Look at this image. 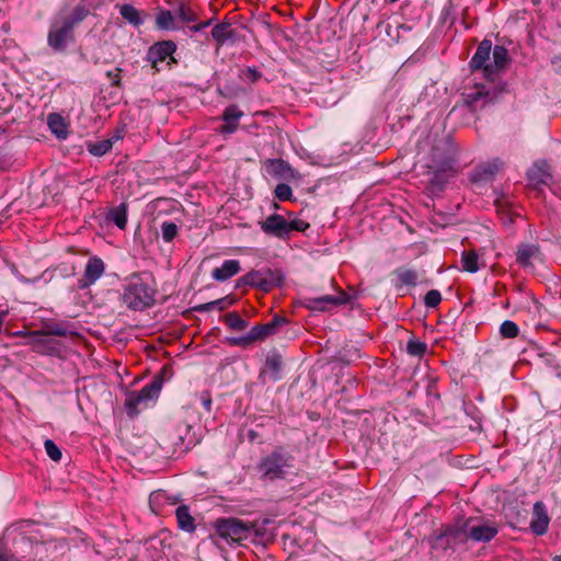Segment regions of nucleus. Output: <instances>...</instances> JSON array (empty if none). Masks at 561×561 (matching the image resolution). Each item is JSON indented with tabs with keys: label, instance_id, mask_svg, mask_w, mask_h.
I'll return each instance as SVG.
<instances>
[{
	"label": "nucleus",
	"instance_id": "1",
	"mask_svg": "<svg viewBox=\"0 0 561 561\" xmlns=\"http://www.w3.org/2000/svg\"><path fill=\"white\" fill-rule=\"evenodd\" d=\"M157 285L150 274H133L122 295L124 305L131 310L141 311L156 302Z\"/></svg>",
	"mask_w": 561,
	"mask_h": 561
},
{
	"label": "nucleus",
	"instance_id": "2",
	"mask_svg": "<svg viewBox=\"0 0 561 561\" xmlns=\"http://www.w3.org/2000/svg\"><path fill=\"white\" fill-rule=\"evenodd\" d=\"M167 370L168 367L164 366L161 374L154 376L140 391L127 393L124 405L129 417L137 416L141 410L148 408L151 402L158 399L163 385V375Z\"/></svg>",
	"mask_w": 561,
	"mask_h": 561
},
{
	"label": "nucleus",
	"instance_id": "3",
	"mask_svg": "<svg viewBox=\"0 0 561 561\" xmlns=\"http://www.w3.org/2000/svg\"><path fill=\"white\" fill-rule=\"evenodd\" d=\"M291 468L293 456L280 446L263 457L256 467L261 478L271 481L284 479Z\"/></svg>",
	"mask_w": 561,
	"mask_h": 561
},
{
	"label": "nucleus",
	"instance_id": "4",
	"mask_svg": "<svg viewBox=\"0 0 561 561\" xmlns=\"http://www.w3.org/2000/svg\"><path fill=\"white\" fill-rule=\"evenodd\" d=\"M216 533L228 543L241 542L250 538L252 526L238 518H219L215 523Z\"/></svg>",
	"mask_w": 561,
	"mask_h": 561
},
{
	"label": "nucleus",
	"instance_id": "5",
	"mask_svg": "<svg viewBox=\"0 0 561 561\" xmlns=\"http://www.w3.org/2000/svg\"><path fill=\"white\" fill-rule=\"evenodd\" d=\"M468 540L466 522L458 520L434 538L433 548L445 551L456 550L459 546L467 543Z\"/></svg>",
	"mask_w": 561,
	"mask_h": 561
},
{
	"label": "nucleus",
	"instance_id": "6",
	"mask_svg": "<svg viewBox=\"0 0 561 561\" xmlns=\"http://www.w3.org/2000/svg\"><path fill=\"white\" fill-rule=\"evenodd\" d=\"M503 91L504 88H486L483 84H477L471 91L463 93L465 103L470 106L472 111H477L494 102Z\"/></svg>",
	"mask_w": 561,
	"mask_h": 561
},
{
	"label": "nucleus",
	"instance_id": "7",
	"mask_svg": "<svg viewBox=\"0 0 561 561\" xmlns=\"http://www.w3.org/2000/svg\"><path fill=\"white\" fill-rule=\"evenodd\" d=\"M73 41L75 33L70 24L65 23L62 20L51 23L47 35V44L53 50L64 51L68 44Z\"/></svg>",
	"mask_w": 561,
	"mask_h": 561
},
{
	"label": "nucleus",
	"instance_id": "8",
	"mask_svg": "<svg viewBox=\"0 0 561 561\" xmlns=\"http://www.w3.org/2000/svg\"><path fill=\"white\" fill-rule=\"evenodd\" d=\"M176 50V44L173 41H162L153 44L149 47L147 53V60L151 64V67L159 71L158 64L170 59L172 62H176L173 58V54Z\"/></svg>",
	"mask_w": 561,
	"mask_h": 561
},
{
	"label": "nucleus",
	"instance_id": "9",
	"mask_svg": "<svg viewBox=\"0 0 561 561\" xmlns=\"http://www.w3.org/2000/svg\"><path fill=\"white\" fill-rule=\"evenodd\" d=\"M492 51V42L490 39H483L474 55L470 60V67L472 70H483V75L488 79H492L493 77V68L492 65L489 64L490 55Z\"/></svg>",
	"mask_w": 561,
	"mask_h": 561
},
{
	"label": "nucleus",
	"instance_id": "10",
	"mask_svg": "<svg viewBox=\"0 0 561 561\" xmlns=\"http://www.w3.org/2000/svg\"><path fill=\"white\" fill-rule=\"evenodd\" d=\"M527 180L531 187L541 191L552 182L551 168L547 161H537L527 172Z\"/></svg>",
	"mask_w": 561,
	"mask_h": 561
},
{
	"label": "nucleus",
	"instance_id": "11",
	"mask_svg": "<svg viewBox=\"0 0 561 561\" xmlns=\"http://www.w3.org/2000/svg\"><path fill=\"white\" fill-rule=\"evenodd\" d=\"M350 301V296L341 291L337 295H323L308 299V308L314 311H327L331 307L345 305Z\"/></svg>",
	"mask_w": 561,
	"mask_h": 561
},
{
	"label": "nucleus",
	"instance_id": "12",
	"mask_svg": "<svg viewBox=\"0 0 561 561\" xmlns=\"http://www.w3.org/2000/svg\"><path fill=\"white\" fill-rule=\"evenodd\" d=\"M105 272L104 262L98 257L93 256L89 259L84 273L82 277L79 279V288L84 289L93 285Z\"/></svg>",
	"mask_w": 561,
	"mask_h": 561
},
{
	"label": "nucleus",
	"instance_id": "13",
	"mask_svg": "<svg viewBox=\"0 0 561 561\" xmlns=\"http://www.w3.org/2000/svg\"><path fill=\"white\" fill-rule=\"evenodd\" d=\"M503 165L504 163L500 159L481 163L471 172L470 180L473 183L490 182L495 178Z\"/></svg>",
	"mask_w": 561,
	"mask_h": 561
},
{
	"label": "nucleus",
	"instance_id": "14",
	"mask_svg": "<svg viewBox=\"0 0 561 561\" xmlns=\"http://www.w3.org/2000/svg\"><path fill=\"white\" fill-rule=\"evenodd\" d=\"M550 517L543 502L537 501L533 506V516L530 529L537 536H542L548 531Z\"/></svg>",
	"mask_w": 561,
	"mask_h": 561
},
{
	"label": "nucleus",
	"instance_id": "15",
	"mask_svg": "<svg viewBox=\"0 0 561 561\" xmlns=\"http://www.w3.org/2000/svg\"><path fill=\"white\" fill-rule=\"evenodd\" d=\"M262 231L278 239H287V219L282 215L273 214L260 222Z\"/></svg>",
	"mask_w": 561,
	"mask_h": 561
},
{
	"label": "nucleus",
	"instance_id": "16",
	"mask_svg": "<svg viewBox=\"0 0 561 561\" xmlns=\"http://www.w3.org/2000/svg\"><path fill=\"white\" fill-rule=\"evenodd\" d=\"M468 539L476 542H488L497 535V528L490 524L471 525V519L465 520Z\"/></svg>",
	"mask_w": 561,
	"mask_h": 561
},
{
	"label": "nucleus",
	"instance_id": "17",
	"mask_svg": "<svg viewBox=\"0 0 561 561\" xmlns=\"http://www.w3.org/2000/svg\"><path fill=\"white\" fill-rule=\"evenodd\" d=\"M533 260L542 261V253L538 244L523 243L516 252V262L522 267H531Z\"/></svg>",
	"mask_w": 561,
	"mask_h": 561
},
{
	"label": "nucleus",
	"instance_id": "18",
	"mask_svg": "<svg viewBox=\"0 0 561 561\" xmlns=\"http://www.w3.org/2000/svg\"><path fill=\"white\" fill-rule=\"evenodd\" d=\"M243 116V112L238 105L231 104L227 106L222 113L224 125L220 126L221 134H232L239 127V119Z\"/></svg>",
	"mask_w": 561,
	"mask_h": 561
},
{
	"label": "nucleus",
	"instance_id": "19",
	"mask_svg": "<svg viewBox=\"0 0 561 561\" xmlns=\"http://www.w3.org/2000/svg\"><path fill=\"white\" fill-rule=\"evenodd\" d=\"M31 334L32 337L26 344L31 346L32 351L38 354H53L56 351L53 340L43 330L34 331Z\"/></svg>",
	"mask_w": 561,
	"mask_h": 561
},
{
	"label": "nucleus",
	"instance_id": "20",
	"mask_svg": "<svg viewBox=\"0 0 561 561\" xmlns=\"http://www.w3.org/2000/svg\"><path fill=\"white\" fill-rule=\"evenodd\" d=\"M268 168H271L270 173L276 178H282L285 180L299 179V173L291 168V165L283 159H268L266 161Z\"/></svg>",
	"mask_w": 561,
	"mask_h": 561
},
{
	"label": "nucleus",
	"instance_id": "21",
	"mask_svg": "<svg viewBox=\"0 0 561 561\" xmlns=\"http://www.w3.org/2000/svg\"><path fill=\"white\" fill-rule=\"evenodd\" d=\"M240 262L238 260H226L220 267L211 272L214 279L225 282L240 272Z\"/></svg>",
	"mask_w": 561,
	"mask_h": 561
},
{
	"label": "nucleus",
	"instance_id": "22",
	"mask_svg": "<svg viewBox=\"0 0 561 561\" xmlns=\"http://www.w3.org/2000/svg\"><path fill=\"white\" fill-rule=\"evenodd\" d=\"M211 37L220 47L228 41H233L234 31L231 28V24L229 22H221L213 27Z\"/></svg>",
	"mask_w": 561,
	"mask_h": 561
},
{
	"label": "nucleus",
	"instance_id": "23",
	"mask_svg": "<svg viewBox=\"0 0 561 561\" xmlns=\"http://www.w3.org/2000/svg\"><path fill=\"white\" fill-rule=\"evenodd\" d=\"M492 68H493V75L496 72H500L504 70L508 64L511 62L508 50L501 45H495L492 48Z\"/></svg>",
	"mask_w": 561,
	"mask_h": 561
},
{
	"label": "nucleus",
	"instance_id": "24",
	"mask_svg": "<svg viewBox=\"0 0 561 561\" xmlns=\"http://www.w3.org/2000/svg\"><path fill=\"white\" fill-rule=\"evenodd\" d=\"M175 517L180 529L187 533H193L196 529L195 520L186 505H180L176 508Z\"/></svg>",
	"mask_w": 561,
	"mask_h": 561
},
{
	"label": "nucleus",
	"instance_id": "25",
	"mask_svg": "<svg viewBox=\"0 0 561 561\" xmlns=\"http://www.w3.org/2000/svg\"><path fill=\"white\" fill-rule=\"evenodd\" d=\"M47 124L50 131L59 139L68 136V127L64 117L57 113H51L47 117Z\"/></svg>",
	"mask_w": 561,
	"mask_h": 561
},
{
	"label": "nucleus",
	"instance_id": "26",
	"mask_svg": "<svg viewBox=\"0 0 561 561\" xmlns=\"http://www.w3.org/2000/svg\"><path fill=\"white\" fill-rule=\"evenodd\" d=\"M251 286L259 288L263 291H265V284L264 278L262 276L261 270H252L251 272L244 274L239 280L238 286Z\"/></svg>",
	"mask_w": 561,
	"mask_h": 561
},
{
	"label": "nucleus",
	"instance_id": "27",
	"mask_svg": "<svg viewBox=\"0 0 561 561\" xmlns=\"http://www.w3.org/2000/svg\"><path fill=\"white\" fill-rule=\"evenodd\" d=\"M20 543L31 548V558L35 561H43L47 558V547L44 542H33L28 537H21Z\"/></svg>",
	"mask_w": 561,
	"mask_h": 561
},
{
	"label": "nucleus",
	"instance_id": "28",
	"mask_svg": "<svg viewBox=\"0 0 561 561\" xmlns=\"http://www.w3.org/2000/svg\"><path fill=\"white\" fill-rule=\"evenodd\" d=\"M262 276L265 284V293L270 291L274 287H278L284 282V276L278 270L263 268Z\"/></svg>",
	"mask_w": 561,
	"mask_h": 561
},
{
	"label": "nucleus",
	"instance_id": "29",
	"mask_svg": "<svg viewBox=\"0 0 561 561\" xmlns=\"http://www.w3.org/2000/svg\"><path fill=\"white\" fill-rule=\"evenodd\" d=\"M107 218L113 221L119 229H125L127 225V206L121 204L108 211Z\"/></svg>",
	"mask_w": 561,
	"mask_h": 561
},
{
	"label": "nucleus",
	"instance_id": "30",
	"mask_svg": "<svg viewBox=\"0 0 561 561\" xmlns=\"http://www.w3.org/2000/svg\"><path fill=\"white\" fill-rule=\"evenodd\" d=\"M462 270L468 273H476L480 270L479 255L474 250L463 251L461 254Z\"/></svg>",
	"mask_w": 561,
	"mask_h": 561
},
{
	"label": "nucleus",
	"instance_id": "31",
	"mask_svg": "<svg viewBox=\"0 0 561 561\" xmlns=\"http://www.w3.org/2000/svg\"><path fill=\"white\" fill-rule=\"evenodd\" d=\"M119 13L133 26L137 27L144 23L140 11L131 4H123Z\"/></svg>",
	"mask_w": 561,
	"mask_h": 561
},
{
	"label": "nucleus",
	"instance_id": "32",
	"mask_svg": "<svg viewBox=\"0 0 561 561\" xmlns=\"http://www.w3.org/2000/svg\"><path fill=\"white\" fill-rule=\"evenodd\" d=\"M283 359L282 356L277 353H273L266 357L265 367L266 370L271 373L273 380H278L280 378Z\"/></svg>",
	"mask_w": 561,
	"mask_h": 561
},
{
	"label": "nucleus",
	"instance_id": "33",
	"mask_svg": "<svg viewBox=\"0 0 561 561\" xmlns=\"http://www.w3.org/2000/svg\"><path fill=\"white\" fill-rule=\"evenodd\" d=\"M156 26L161 30L174 31L178 28L171 11L161 10L156 16Z\"/></svg>",
	"mask_w": 561,
	"mask_h": 561
},
{
	"label": "nucleus",
	"instance_id": "34",
	"mask_svg": "<svg viewBox=\"0 0 561 561\" xmlns=\"http://www.w3.org/2000/svg\"><path fill=\"white\" fill-rule=\"evenodd\" d=\"M89 14V9L82 4L79 3L71 12V14L62 21L67 24H70L71 28H75L76 25L80 24Z\"/></svg>",
	"mask_w": 561,
	"mask_h": 561
},
{
	"label": "nucleus",
	"instance_id": "35",
	"mask_svg": "<svg viewBox=\"0 0 561 561\" xmlns=\"http://www.w3.org/2000/svg\"><path fill=\"white\" fill-rule=\"evenodd\" d=\"M175 14L183 23H195L198 20L196 12L186 2L179 3Z\"/></svg>",
	"mask_w": 561,
	"mask_h": 561
},
{
	"label": "nucleus",
	"instance_id": "36",
	"mask_svg": "<svg viewBox=\"0 0 561 561\" xmlns=\"http://www.w3.org/2000/svg\"><path fill=\"white\" fill-rule=\"evenodd\" d=\"M225 323L233 331H243L248 328L249 322L242 319L237 312H228L225 314Z\"/></svg>",
	"mask_w": 561,
	"mask_h": 561
},
{
	"label": "nucleus",
	"instance_id": "37",
	"mask_svg": "<svg viewBox=\"0 0 561 561\" xmlns=\"http://www.w3.org/2000/svg\"><path fill=\"white\" fill-rule=\"evenodd\" d=\"M48 336L49 335H56V336H68L76 334L75 331L70 329L69 325L65 323H48L45 325V329L43 330Z\"/></svg>",
	"mask_w": 561,
	"mask_h": 561
},
{
	"label": "nucleus",
	"instance_id": "38",
	"mask_svg": "<svg viewBox=\"0 0 561 561\" xmlns=\"http://www.w3.org/2000/svg\"><path fill=\"white\" fill-rule=\"evenodd\" d=\"M396 275L401 285L415 286L417 283V272L409 268H398Z\"/></svg>",
	"mask_w": 561,
	"mask_h": 561
},
{
	"label": "nucleus",
	"instance_id": "39",
	"mask_svg": "<svg viewBox=\"0 0 561 561\" xmlns=\"http://www.w3.org/2000/svg\"><path fill=\"white\" fill-rule=\"evenodd\" d=\"M113 147V139H104L101 141H98L95 144H91L88 147V150L91 154L101 157L105 153H107Z\"/></svg>",
	"mask_w": 561,
	"mask_h": 561
},
{
	"label": "nucleus",
	"instance_id": "40",
	"mask_svg": "<svg viewBox=\"0 0 561 561\" xmlns=\"http://www.w3.org/2000/svg\"><path fill=\"white\" fill-rule=\"evenodd\" d=\"M500 334L503 339H514L519 334V328L514 321L505 320L500 325Z\"/></svg>",
	"mask_w": 561,
	"mask_h": 561
},
{
	"label": "nucleus",
	"instance_id": "41",
	"mask_svg": "<svg viewBox=\"0 0 561 561\" xmlns=\"http://www.w3.org/2000/svg\"><path fill=\"white\" fill-rule=\"evenodd\" d=\"M162 238L165 242H171L178 234V226L171 221H164L161 225Z\"/></svg>",
	"mask_w": 561,
	"mask_h": 561
},
{
	"label": "nucleus",
	"instance_id": "42",
	"mask_svg": "<svg viewBox=\"0 0 561 561\" xmlns=\"http://www.w3.org/2000/svg\"><path fill=\"white\" fill-rule=\"evenodd\" d=\"M427 345L417 340H410L407 345V351L410 355L422 356L426 353Z\"/></svg>",
	"mask_w": 561,
	"mask_h": 561
},
{
	"label": "nucleus",
	"instance_id": "43",
	"mask_svg": "<svg viewBox=\"0 0 561 561\" xmlns=\"http://www.w3.org/2000/svg\"><path fill=\"white\" fill-rule=\"evenodd\" d=\"M274 195L277 199H279L282 202L290 201L293 197V191L288 184L279 183L276 185V187L274 190Z\"/></svg>",
	"mask_w": 561,
	"mask_h": 561
},
{
	"label": "nucleus",
	"instance_id": "44",
	"mask_svg": "<svg viewBox=\"0 0 561 561\" xmlns=\"http://www.w3.org/2000/svg\"><path fill=\"white\" fill-rule=\"evenodd\" d=\"M44 447L46 454L51 460L59 461L61 459V450L51 439H46L44 443Z\"/></svg>",
	"mask_w": 561,
	"mask_h": 561
},
{
	"label": "nucleus",
	"instance_id": "45",
	"mask_svg": "<svg viewBox=\"0 0 561 561\" xmlns=\"http://www.w3.org/2000/svg\"><path fill=\"white\" fill-rule=\"evenodd\" d=\"M309 227L310 225L302 219L287 220V236L289 237L293 231L305 232Z\"/></svg>",
	"mask_w": 561,
	"mask_h": 561
},
{
	"label": "nucleus",
	"instance_id": "46",
	"mask_svg": "<svg viewBox=\"0 0 561 561\" xmlns=\"http://www.w3.org/2000/svg\"><path fill=\"white\" fill-rule=\"evenodd\" d=\"M442 301V295L438 290L432 289L426 293L424 304L427 308H436Z\"/></svg>",
	"mask_w": 561,
	"mask_h": 561
},
{
	"label": "nucleus",
	"instance_id": "47",
	"mask_svg": "<svg viewBox=\"0 0 561 561\" xmlns=\"http://www.w3.org/2000/svg\"><path fill=\"white\" fill-rule=\"evenodd\" d=\"M249 339L251 343L253 344L256 341H263L266 339L264 333L263 324L254 325L249 332H248Z\"/></svg>",
	"mask_w": 561,
	"mask_h": 561
},
{
	"label": "nucleus",
	"instance_id": "48",
	"mask_svg": "<svg viewBox=\"0 0 561 561\" xmlns=\"http://www.w3.org/2000/svg\"><path fill=\"white\" fill-rule=\"evenodd\" d=\"M123 72V69L119 67H115L114 69L106 71L107 79L111 80L112 85L121 88L122 85V78L121 75Z\"/></svg>",
	"mask_w": 561,
	"mask_h": 561
},
{
	"label": "nucleus",
	"instance_id": "49",
	"mask_svg": "<svg viewBox=\"0 0 561 561\" xmlns=\"http://www.w3.org/2000/svg\"><path fill=\"white\" fill-rule=\"evenodd\" d=\"M224 301H225V299H218V300H214V301H210L207 304L195 306L193 309L198 312L210 311V310L215 309L216 307H218L219 309H222Z\"/></svg>",
	"mask_w": 561,
	"mask_h": 561
},
{
	"label": "nucleus",
	"instance_id": "50",
	"mask_svg": "<svg viewBox=\"0 0 561 561\" xmlns=\"http://www.w3.org/2000/svg\"><path fill=\"white\" fill-rule=\"evenodd\" d=\"M227 342H228L229 345L240 346V347H248V346L252 345V343H251V341L249 339L248 333L245 335H242V336L228 337Z\"/></svg>",
	"mask_w": 561,
	"mask_h": 561
},
{
	"label": "nucleus",
	"instance_id": "51",
	"mask_svg": "<svg viewBox=\"0 0 561 561\" xmlns=\"http://www.w3.org/2000/svg\"><path fill=\"white\" fill-rule=\"evenodd\" d=\"M201 402H202L203 407L205 408V410L207 412H210L213 400H211V396L208 391H203L201 393Z\"/></svg>",
	"mask_w": 561,
	"mask_h": 561
},
{
	"label": "nucleus",
	"instance_id": "52",
	"mask_svg": "<svg viewBox=\"0 0 561 561\" xmlns=\"http://www.w3.org/2000/svg\"><path fill=\"white\" fill-rule=\"evenodd\" d=\"M245 78L250 79L252 82L257 81L261 78V72L256 68H247L244 70Z\"/></svg>",
	"mask_w": 561,
	"mask_h": 561
},
{
	"label": "nucleus",
	"instance_id": "53",
	"mask_svg": "<svg viewBox=\"0 0 561 561\" xmlns=\"http://www.w3.org/2000/svg\"><path fill=\"white\" fill-rule=\"evenodd\" d=\"M210 24H211V20L203 21L201 23L194 24L193 26L190 27V30L195 33L201 32V31L205 30L206 27H208Z\"/></svg>",
	"mask_w": 561,
	"mask_h": 561
},
{
	"label": "nucleus",
	"instance_id": "54",
	"mask_svg": "<svg viewBox=\"0 0 561 561\" xmlns=\"http://www.w3.org/2000/svg\"><path fill=\"white\" fill-rule=\"evenodd\" d=\"M551 64H552L554 72H557L558 75H561V55L554 56L551 59Z\"/></svg>",
	"mask_w": 561,
	"mask_h": 561
},
{
	"label": "nucleus",
	"instance_id": "55",
	"mask_svg": "<svg viewBox=\"0 0 561 561\" xmlns=\"http://www.w3.org/2000/svg\"><path fill=\"white\" fill-rule=\"evenodd\" d=\"M263 328H264V333H265V336H266V337H268V336H271V335L275 334V333H276V331H277V328H276V327H274V324H272V322H271V321H270V322H267V323H265V324H263Z\"/></svg>",
	"mask_w": 561,
	"mask_h": 561
},
{
	"label": "nucleus",
	"instance_id": "56",
	"mask_svg": "<svg viewBox=\"0 0 561 561\" xmlns=\"http://www.w3.org/2000/svg\"><path fill=\"white\" fill-rule=\"evenodd\" d=\"M272 324H274V327H276L277 329L282 325H284L287 320L286 318L284 317H280V316H275L272 320H271Z\"/></svg>",
	"mask_w": 561,
	"mask_h": 561
},
{
	"label": "nucleus",
	"instance_id": "57",
	"mask_svg": "<svg viewBox=\"0 0 561 561\" xmlns=\"http://www.w3.org/2000/svg\"><path fill=\"white\" fill-rule=\"evenodd\" d=\"M31 333H34V331H15V332H12L10 335L28 337V340H30L32 337Z\"/></svg>",
	"mask_w": 561,
	"mask_h": 561
},
{
	"label": "nucleus",
	"instance_id": "58",
	"mask_svg": "<svg viewBox=\"0 0 561 561\" xmlns=\"http://www.w3.org/2000/svg\"><path fill=\"white\" fill-rule=\"evenodd\" d=\"M8 313H9L8 310L0 311V332L2 331V327H3V323L5 321Z\"/></svg>",
	"mask_w": 561,
	"mask_h": 561
},
{
	"label": "nucleus",
	"instance_id": "59",
	"mask_svg": "<svg viewBox=\"0 0 561 561\" xmlns=\"http://www.w3.org/2000/svg\"><path fill=\"white\" fill-rule=\"evenodd\" d=\"M183 437L178 435V439L173 443L175 446H181L183 444Z\"/></svg>",
	"mask_w": 561,
	"mask_h": 561
},
{
	"label": "nucleus",
	"instance_id": "60",
	"mask_svg": "<svg viewBox=\"0 0 561 561\" xmlns=\"http://www.w3.org/2000/svg\"><path fill=\"white\" fill-rule=\"evenodd\" d=\"M249 437H250V439H251V440H253V439L255 438V433H254V431H250V432H249Z\"/></svg>",
	"mask_w": 561,
	"mask_h": 561
},
{
	"label": "nucleus",
	"instance_id": "61",
	"mask_svg": "<svg viewBox=\"0 0 561 561\" xmlns=\"http://www.w3.org/2000/svg\"><path fill=\"white\" fill-rule=\"evenodd\" d=\"M157 496H159V494L152 493V494L150 495V501H153V499H154V497H157Z\"/></svg>",
	"mask_w": 561,
	"mask_h": 561
},
{
	"label": "nucleus",
	"instance_id": "62",
	"mask_svg": "<svg viewBox=\"0 0 561 561\" xmlns=\"http://www.w3.org/2000/svg\"><path fill=\"white\" fill-rule=\"evenodd\" d=\"M553 561H561V556H557L553 558Z\"/></svg>",
	"mask_w": 561,
	"mask_h": 561
}]
</instances>
